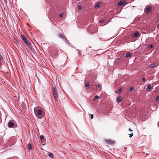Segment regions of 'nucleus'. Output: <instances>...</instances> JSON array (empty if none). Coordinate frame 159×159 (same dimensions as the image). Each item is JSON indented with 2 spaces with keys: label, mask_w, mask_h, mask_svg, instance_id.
<instances>
[{
  "label": "nucleus",
  "mask_w": 159,
  "mask_h": 159,
  "mask_svg": "<svg viewBox=\"0 0 159 159\" xmlns=\"http://www.w3.org/2000/svg\"><path fill=\"white\" fill-rule=\"evenodd\" d=\"M52 93L54 95V98L56 101H58V94L56 87H54L52 89Z\"/></svg>",
  "instance_id": "f257e3e1"
},
{
  "label": "nucleus",
  "mask_w": 159,
  "mask_h": 159,
  "mask_svg": "<svg viewBox=\"0 0 159 159\" xmlns=\"http://www.w3.org/2000/svg\"><path fill=\"white\" fill-rule=\"evenodd\" d=\"M34 111L36 116H39V118H42L43 117V114L42 113V111L41 109H38L37 111L34 110Z\"/></svg>",
  "instance_id": "f03ea898"
},
{
  "label": "nucleus",
  "mask_w": 159,
  "mask_h": 159,
  "mask_svg": "<svg viewBox=\"0 0 159 159\" xmlns=\"http://www.w3.org/2000/svg\"><path fill=\"white\" fill-rule=\"evenodd\" d=\"M21 37L23 40L29 48H30V47H31V43L25 36L23 35H22Z\"/></svg>",
  "instance_id": "7ed1b4c3"
},
{
  "label": "nucleus",
  "mask_w": 159,
  "mask_h": 159,
  "mask_svg": "<svg viewBox=\"0 0 159 159\" xmlns=\"http://www.w3.org/2000/svg\"><path fill=\"white\" fill-rule=\"evenodd\" d=\"M152 7L151 6H146L145 8V12L146 14L149 13L150 12L151 10H152Z\"/></svg>",
  "instance_id": "20e7f679"
},
{
  "label": "nucleus",
  "mask_w": 159,
  "mask_h": 159,
  "mask_svg": "<svg viewBox=\"0 0 159 159\" xmlns=\"http://www.w3.org/2000/svg\"><path fill=\"white\" fill-rule=\"evenodd\" d=\"M14 125V123L11 120H10L8 124V126L9 128H12Z\"/></svg>",
  "instance_id": "39448f33"
},
{
  "label": "nucleus",
  "mask_w": 159,
  "mask_h": 159,
  "mask_svg": "<svg viewBox=\"0 0 159 159\" xmlns=\"http://www.w3.org/2000/svg\"><path fill=\"white\" fill-rule=\"evenodd\" d=\"M106 142L108 144H113L114 143V141L109 139L106 140Z\"/></svg>",
  "instance_id": "423d86ee"
},
{
  "label": "nucleus",
  "mask_w": 159,
  "mask_h": 159,
  "mask_svg": "<svg viewBox=\"0 0 159 159\" xmlns=\"http://www.w3.org/2000/svg\"><path fill=\"white\" fill-rule=\"evenodd\" d=\"M58 37L59 38L63 39L66 38V37H64L63 34H58Z\"/></svg>",
  "instance_id": "0eeeda50"
},
{
  "label": "nucleus",
  "mask_w": 159,
  "mask_h": 159,
  "mask_svg": "<svg viewBox=\"0 0 159 159\" xmlns=\"http://www.w3.org/2000/svg\"><path fill=\"white\" fill-rule=\"evenodd\" d=\"M151 89V86L150 84H149L147 86L146 90L147 91H149Z\"/></svg>",
  "instance_id": "6e6552de"
},
{
  "label": "nucleus",
  "mask_w": 159,
  "mask_h": 159,
  "mask_svg": "<svg viewBox=\"0 0 159 159\" xmlns=\"http://www.w3.org/2000/svg\"><path fill=\"white\" fill-rule=\"evenodd\" d=\"M125 5V2H123L122 1H120L119 3H118V5L119 6H120L121 5Z\"/></svg>",
  "instance_id": "1a4fd4ad"
},
{
  "label": "nucleus",
  "mask_w": 159,
  "mask_h": 159,
  "mask_svg": "<svg viewBox=\"0 0 159 159\" xmlns=\"http://www.w3.org/2000/svg\"><path fill=\"white\" fill-rule=\"evenodd\" d=\"M132 55V53L130 52H129L127 53L126 55V57H131Z\"/></svg>",
  "instance_id": "9d476101"
},
{
  "label": "nucleus",
  "mask_w": 159,
  "mask_h": 159,
  "mask_svg": "<svg viewBox=\"0 0 159 159\" xmlns=\"http://www.w3.org/2000/svg\"><path fill=\"white\" fill-rule=\"evenodd\" d=\"M122 98H121V97H120V96H119L117 98V102L118 103H119L120 102V101L122 100Z\"/></svg>",
  "instance_id": "9b49d317"
},
{
  "label": "nucleus",
  "mask_w": 159,
  "mask_h": 159,
  "mask_svg": "<svg viewBox=\"0 0 159 159\" xmlns=\"http://www.w3.org/2000/svg\"><path fill=\"white\" fill-rule=\"evenodd\" d=\"M157 65L156 64H152L150 66V67L151 68H153L154 67H157Z\"/></svg>",
  "instance_id": "f8f14e48"
},
{
  "label": "nucleus",
  "mask_w": 159,
  "mask_h": 159,
  "mask_svg": "<svg viewBox=\"0 0 159 159\" xmlns=\"http://www.w3.org/2000/svg\"><path fill=\"white\" fill-rule=\"evenodd\" d=\"M139 35V33L138 32H136L134 34H133V37H138Z\"/></svg>",
  "instance_id": "ddd939ff"
},
{
  "label": "nucleus",
  "mask_w": 159,
  "mask_h": 159,
  "mask_svg": "<svg viewBox=\"0 0 159 159\" xmlns=\"http://www.w3.org/2000/svg\"><path fill=\"white\" fill-rule=\"evenodd\" d=\"M28 148L29 150H31L32 148V146L31 143H29L28 145Z\"/></svg>",
  "instance_id": "4468645a"
},
{
  "label": "nucleus",
  "mask_w": 159,
  "mask_h": 159,
  "mask_svg": "<svg viewBox=\"0 0 159 159\" xmlns=\"http://www.w3.org/2000/svg\"><path fill=\"white\" fill-rule=\"evenodd\" d=\"M49 156L51 158H53L54 157V155L52 153H50L48 154Z\"/></svg>",
  "instance_id": "2eb2a0df"
},
{
  "label": "nucleus",
  "mask_w": 159,
  "mask_h": 159,
  "mask_svg": "<svg viewBox=\"0 0 159 159\" xmlns=\"http://www.w3.org/2000/svg\"><path fill=\"white\" fill-rule=\"evenodd\" d=\"M90 85V82H88L86 84V85H85V87L86 88H89V87Z\"/></svg>",
  "instance_id": "dca6fc26"
},
{
  "label": "nucleus",
  "mask_w": 159,
  "mask_h": 159,
  "mask_svg": "<svg viewBox=\"0 0 159 159\" xmlns=\"http://www.w3.org/2000/svg\"><path fill=\"white\" fill-rule=\"evenodd\" d=\"M133 88H134L133 86L130 87L129 88V91L130 92H131L133 90Z\"/></svg>",
  "instance_id": "f3484780"
},
{
  "label": "nucleus",
  "mask_w": 159,
  "mask_h": 159,
  "mask_svg": "<svg viewBox=\"0 0 159 159\" xmlns=\"http://www.w3.org/2000/svg\"><path fill=\"white\" fill-rule=\"evenodd\" d=\"M78 8L79 10H81L82 9V7H81V6L80 5H78Z\"/></svg>",
  "instance_id": "a211bd4d"
},
{
  "label": "nucleus",
  "mask_w": 159,
  "mask_h": 159,
  "mask_svg": "<svg viewBox=\"0 0 159 159\" xmlns=\"http://www.w3.org/2000/svg\"><path fill=\"white\" fill-rule=\"evenodd\" d=\"M153 46L152 45H150L148 46V47L149 49H151L153 48Z\"/></svg>",
  "instance_id": "6ab92c4d"
},
{
  "label": "nucleus",
  "mask_w": 159,
  "mask_h": 159,
  "mask_svg": "<svg viewBox=\"0 0 159 159\" xmlns=\"http://www.w3.org/2000/svg\"><path fill=\"white\" fill-rule=\"evenodd\" d=\"M39 138L41 140H42L44 139V136L43 135H41L40 136Z\"/></svg>",
  "instance_id": "aec40b11"
},
{
  "label": "nucleus",
  "mask_w": 159,
  "mask_h": 159,
  "mask_svg": "<svg viewBox=\"0 0 159 159\" xmlns=\"http://www.w3.org/2000/svg\"><path fill=\"white\" fill-rule=\"evenodd\" d=\"M105 22V20H103V19H102V20H101L100 21H99V22L100 23H101V24H102V23H103V22Z\"/></svg>",
  "instance_id": "412c9836"
},
{
  "label": "nucleus",
  "mask_w": 159,
  "mask_h": 159,
  "mask_svg": "<svg viewBox=\"0 0 159 159\" xmlns=\"http://www.w3.org/2000/svg\"><path fill=\"white\" fill-rule=\"evenodd\" d=\"M64 13V12L63 13H61L60 14V15H59V16L60 17H62L63 16V14Z\"/></svg>",
  "instance_id": "4be33fe9"
},
{
  "label": "nucleus",
  "mask_w": 159,
  "mask_h": 159,
  "mask_svg": "<svg viewBox=\"0 0 159 159\" xmlns=\"http://www.w3.org/2000/svg\"><path fill=\"white\" fill-rule=\"evenodd\" d=\"M155 100L157 101L159 100V96H158L156 97Z\"/></svg>",
  "instance_id": "5701e85b"
},
{
  "label": "nucleus",
  "mask_w": 159,
  "mask_h": 159,
  "mask_svg": "<svg viewBox=\"0 0 159 159\" xmlns=\"http://www.w3.org/2000/svg\"><path fill=\"white\" fill-rule=\"evenodd\" d=\"M99 5L98 3L96 5V8H98L99 7Z\"/></svg>",
  "instance_id": "b1692460"
},
{
  "label": "nucleus",
  "mask_w": 159,
  "mask_h": 159,
  "mask_svg": "<svg viewBox=\"0 0 159 159\" xmlns=\"http://www.w3.org/2000/svg\"><path fill=\"white\" fill-rule=\"evenodd\" d=\"M3 60L2 57L0 53V60Z\"/></svg>",
  "instance_id": "393cba45"
},
{
  "label": "nucleus",
  "mask_w": 159,
  "mask_h": 159,
  "mask_svg": "<svg viewBox=\"0 0 159 159\" xmlns=\"http://www.w3.org/2000/svg\"><path fill=\"white\" fill-rule=\"evenodd\" d=\"M129 137L130 138H131L132 137V136L133 135V133H132L131 134H129Z\"/></svg>",
  "instance_id": "a878e982"
},
{
  "label": "nucleus",
  "mask_w": 159,
  "mask_h": 159,
  "mask_svg": "<svg viewBox=\"0 0 159 159\" xmlns=\"http://www.w3.org/2000/svg\"><path fill=\"white\" fill-rule=\"evenodd\" d=\"M142 80L143 81H145V78L144 77H143L142 78Z\"/></svg>",
  "instance_id": "bb28decb"
},
{
  "label": "nucleus",
  "mask_w": 159,
  "mask_h": 159,
  "mask_svg": "<svg viewBox=\"0 0 159 159\" xmlns=\"http://www.w3.org/2000/svg\"><path fill=\"white\" fill-rule=\"evenodd\" d=\"M95 99H96L97 98H100V97L98 96H95Z\"/></svg>",
  "instance_id": "cd10ccee"
},
{
  "label": "nucleus",
  "mask_w": 159,
  "mask_h": 159,
  "mask_svg": "<svg viewBox=\"0 0 159 159\" xmlns=\"http://www.w3.org/2000/svg\"><path fill=\"white\" fill-rule=\"evenodd\" d=\"M91 119H92L93 117V114L91 115Z\"/></svg>",
  "instance_id": "c85d7f7f"
},
{
  "label": "nucleus",
  "mask_w": 159,
  "mask_h": 159,
  "mask_svg": "<svg viewBox=\"0 0 159 159\" xmlns=\"http://www.w3.org/2000/svg\"><path fill=\"white\" fill-rule=\"evenodd\" d=\"M97 86H98V88H100V87L101 85H100V84H98L97 85Z\"/></svg>",
  "instance_id": "c756f323"
},
{
  "label": "nucleus",
  "mask_w": 159,
  "mask_h": 159,
  "mask_svg": "<svg viewBox=\"0 0 159 159\" xmlns=\"http://www.w3.org/2000/svg\"><path fill=\"white\" fill-rule=\"evenodd\" d=\"M157 29H159V24L157 25Z\"/></svg>",
  "instance_id": "7c9ffc66"
},
{
  "label": "nucleus",
  "mask_w": 159,
  "mask_h": 159,
  "mask_svg": "<svg viewBox=\"0 0 159 159\" xmlns=\"http://www.w3.org/2000/svg\"><path fill=\"white\" fill-rule=\"evenodd\" d=\"M129 130L130 131H132L133 130H131L130 128L129 129Z\"/></svg>",
  "instance_id": "2f4dec72"
},
{
  "label": "nucleus",
  "mask_w": 159,
  "mask_h": 159,
  "mask_svg": "<svg viewBox=\"0 0 159 159\" xmlns=\"http://www.w3.org/2000/svg\"><path fill=\"white\" fill-rule=\"evenodd\" d=\"M121 90H122L121 89H119L118 91H121Z\"/></svg>",
  "instance_id": "473e14b6"
},
{
  "label": "nucleus",
  "mask_w": 159,
  "mask_h": 159,
  "mask_svg": "<svg viewBox=\"0 0 159 159\" xmlns=\"http://www.w3.org/2000/svg\"><path fill=\"white\" fill-rule=\"evenodd\" d=\"M4 0V2H6L7 1V0Z\"/></svg>",
  "instance_id": "72a5a7b5"
},
{
  "label": "nucleus",
  "mask_w": 159,
  "mask_h": 159,
  "mask_svg": "<svg viewBox=\"0 0 159 159\" xmlns=\"http://www.w3.org/2000/svg\"><path fill=\"white\" fill-rule=\"evenodd\" d=\"M96 99H95V98L94 99H93V101H95L96 100Z\"/></svg>",
  "instance_id": "f704fd0d"
},
{
  "label": "nucleus",
  "mask_w": 159,
  "mask_h": 159,
  "mask_svg": "<svg viewBox=\"0 0 159 159\" xmlns=\"http://www.w3.org/2000/svg\"><path fill=\"white\" fill-rule=\"evenodd\" d=\"M106 24H107V23H105V25H106Z\"/></svg>",
  "instance_id": "c9c22d12"
}]
</instances>
